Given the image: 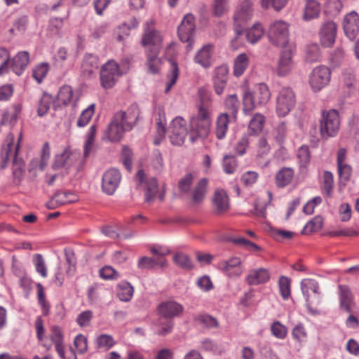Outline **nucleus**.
I'll use <instances>...</instances> for the list:
<instances>
[{"mask_svg":"<svg viewBox=\"0 0 359 359\" xmlns=\"http://www.w3.org/2000/svg\"><path fill=\"white\" fill-rule=\"evenodd\" d=\"M271 97L268 86L265 83L256 84L252 92L246 91L243 94V111L250 114L258 106L266 104Z\"/></svg>","mask_w":359,"mask_h":359,"instance_id":"obj_1","label":"nucleus"},{"mask_svg":"<svg viewBox=\"0 0 359 359\" xmlns=\"http://www.w3.org/2000/svg\"><path fill=\"white\" fill-rule=\"evenodd\" d=\"M136 180L140 184L144 185L146 202L151 203L154 201L155 199H158L160 201H163L165 191L163 189L161 190L160 189L155 177L148 178L144 171L140 170L137 172Z\"/></svg>","mask_w":359,"mask_h":359,"instance_id":"obj_2","label":"nucleus"},{"mask_svg":"<svg viewBox=\"0 0 359 359\" xmlns=\"http://www.w3.org/2000/svg\"><path fill=\"white\" fill-rule=\"evenodd\" d=\"M340 119L336 109H330L322 112L320 121V132L322 137H334L339 129Z\"/></svg>","mask_w":359,"mask_h":359,"instance_id":"obj_3","label":"nucleus"},{"mask_svg":"<svg viewBox=\"0 0 359 359\" xmlns=\"http://www.w3.org/2000/svg\"><path fill=\"white\" fill-rule=\"evenodd\" d=\"M253 15V1L241 0L234 13L235 31L237 34L235 40L242 35V27Z\"/></svg>","mask_w":359,"mask_h":359,"instance_id":"obj_4","label":"nucleus"},{"mask_svg":"<svg viewBox=\"0 0 359 359\" xmlns=\"http://www.w3.org/2000/svg\"><path fill=\"white\" fill-rule=\"evenodd\" d=\"M296 103L295 95L292 89L283 87L276 97V113L280 117L287 116L294 108Z\"/></svg>","mask_w":359,"mask_h":359,"instance_id":"obj_5","label":"nucleus"},{"mask_svg":"<svg viewBox=\"0 0 359 359\" xmlns=\"http://www.w3.org/2000/svg\"><path fill=\"white\" fill-rule=\"evenodd\" d=\"M22 138V135L20 134L18 143L16 144H14V136L13 134H9L6 137V146L3 148L2 150V156L4 159L5 162H7L10 160H12L13 164L15 167H17L13 171L14 175H17L18 172H21L22 170V160L18 158V152L20 147V142Z\"/></svg>","mask_w":359,"mask_h":359,"instance_id":"obj_6","label":"nucleus"},{"mask_svg":"<svg viewBox=\"0 0 359 359\" xmlns=\"http://www.w3.org/2000/svg\"><path fill=\"white\" fill-rule=\"evenodd\" d=\"M168 132L172 144H183L188 134L187 121L181 116L175 117L170 123Z\"/></svg>","mask_w":359,"mask_h":359,"instance_id":"obj_7","label":"nucleus"},{"mask_svg":"<svg viewBox=\"0 0 359 359\" xmlns=\"http://www.w3.org/2000/svg\"><path fill=\"white\" fill-rule=\"evenodd\" d=\"M120 76L117 62L114 60H109L102 66L100 79L101 86L104 89L113 88Z\"/></svg>","mask_w":359,"mask_h":359,"instance_id":"obj_8","label":"nucleus"},{"mask_svg":"<svg viewBox=\"0 0 359 359\" xmlns=\"http://www.w3.org/2000/svg\"><path fill=\"white\" fill-rule=\"evenodd\" d=\"M268 36L275 45H287L289 42V25L283 20L273 22L269 27Z\"/></svg>","mask_w":359,"mask_h":359,"instance_id":"obj_9","label":"nucleus"},{"mask_svg":"<svg viewBox=\"0 0 359 359\" xmlns=\"http://www.w3.org/2000/svg\"><path fill=\"white\" fill-rule=\"evenodd\" d=\"M330 69L323 65L316 67L309 76V85L313 92H318L325 87L330 81Z\"/></svg>","mask_w":359,"mask_h":359,"instance_id":"obj_10","label":"nucleus"},{"mask_svg":"<svg viewBox=\"0 0 359 359\" xmlns=\"http://www.w3.org/2000/svg\"><path fill=\"white\" fill-rule=\"evenodd\" d=\"M217 269L231 278L240 277L245 271L243 262L238 257H231L229 259L219 262Z\"/></svg>","mask_w":359,"mask_h":359,"instance_id":"obj_11","label":"nucleus"},{"mask_svg":"<svg viewBox=\"0 0 359 359\" xmlns=\"http://www.w3.org/2000/svg\"><path fill=\"white\" fill-rule=\"evenodd\" d=\"M121 114H114L112 120L104 133L103 140L109 142H118L123 137L126 126L121 121Z\"/></svg>","mask_w":359,"mask_h":359,"instance_id":"obj_12","label":"nucleus"},{"mask_svg":"<svg viewBox=\"0 0 359 359\" xmlns=\"http://www.w3.org/2000/svg\"><path fill=\"white\" fill-rule=\"evenodd\" d=\"M50 339L55 345V351L61 359H77L75 352L70 348L65 352L64 336L60 327L53 326L50 330Z\"/></svg>","mask_w":359,"mask_h":359,"instance_id":"obj_13","label":"nucleus"},{"mask_svg":"<svg viewBox=\"0 0 359 359\" xmlns=\"http://www.w3.org/2000/svg\"><path fill=\"white\" fill-rule=\"evenodd\" d=\"M195 18L192 14H187L178 27L177 34L182 43H193L195 34Z\"/></svg>","mask_w":359,"mask_h":359,"instance_id":"obj_14","label":"nucleus"},{"mask_svg":"<svg viewBox=\"0 0 359 359\" xmlns=\"http://www.w3.org/2000/svg\"><path fill=\"white\" fill-rule=\"evenodd\" d=\"M294 48L292 46H283L277 67V74L280 76L287 75L294 67L292 57Z\"/></svg>","mask_w":359,"mask_h":359,"instance_id":"obj_15","label":"nucleus"},{"mask_svg":"<svg viewBox=\"0 0 359 359\" xmlns=\"http://www.w3.org/2000/svg\"><path fill=\"white\" fill-rule=\"evenodd\" d=\"M121 180V174L116 168L107 170L102 176V188L107 195H113L118 187Z\"/></svg>","mask_w":359,"mask_h":359,"instance_id":"obj_16","label":"nucleus"},{"mask_svg":"<svg viewBox=\"0 0 359 359\" xmlns=\"http://www.w3.org/2000/svg\"><path fill=\"white\" fill-rule=\"evenodd\" d=\"M342 28L345 36L351 41L354 40L359 33V15L351 11L345 15L342 20Z\"/></svg>","mask_w":359,"mask_h":359,"instance_id":"obj_17","label":"nucleus"},{"mask_svg":"<svg viewBox=\"0 0 359 359\" xmlns=\"http://www.w3.org/2000/svg\"><path fill=\"white\" fill-rule=\"evenodd\" d=\"M337 28V24L332 20H327L322 23L318 32L321 45H333L335 43Z\"/></svg>","mask_w":359,"mask_h":359,"instance_id":"obj_18","label":"nucleus"},{"mask_svg":"<svg viewBox=\"0 0 359 359\" xmlns=\"http://www.w3.org/2000/svg\"><path fill=\"white\" fill-rule=\"evenodd\" d=\"M157 311L161 317L172 319L180 316L183 313L184 306L175 301L170 300L161 303Z\"/></svg>","mask_w":359,"mask_h":359,"instance_id":"obj_19","label":"nucleus"},{"mask_svg":"<svg viewBox=\"0 0 359 359\" xmlns=\"http://www.w3.org/2000/svg\"><path fill=\"white\" fill-rule=\"evenodd\" d=\"M163 35L154 28V22L152 20L147 21L144 27L142 45H160L163 42Z\"/></svg>","mask_w":359,"mask_h":359,"instance_id":"obj_20","label":"nucleus"},{"mask_svg":"<svg viewBox=\"0 0 359 359\" xmlns=\"http://www.w3.org/2000/svg\"><path fill=\"white\" fill-rule=\"evenodd\" d=\"M214 211L218 215L226 213L230 208L229 198L224 189H216L212 199Z\"/></svg>","mask_w":359,"mask_h":359,"instance_id":"obj_21","label":"nucleus"},{"mask_svg":"<svg viewBox=\"0 0 359 359\" xmlns=\"http://www.w3.org/2000/svg\"><path fill=\"white\" fill-rule=\"evenodd\" d=\"M229 69L226 65L217 67L213 76L215 91L217 95L223 93L227 82Z\"/></svg>","mask_w":359,"mask_h":359,"instance_id":"obj_22","label":"nucleus"},{"mask_svg":"<svg viewBox=\"0 0 359 359\" xmlns=\"http://www.w3.org/2000/svg\"><path fill=\"white\" fill-rule=\"evenodd\" d=\"M159 46H149L147 50V71L152 74H158L161 69V59L158 57Z\"/></svg>","mask_w":359,"mask_h":359,"instance_id":"obj_23","label":"nucleus"},{"mask_svg":"<svg viewBox=\"0 0 359 359\" xmlns=\"http://www.w3.org/2000/svg\"><path fill=\"white\" fill-rule=\"evenodd\" d=\"M210 126L203 127V122L191 118L190 120L189 139L191 142H196L199 138H205L208 136Z\"/></svg>","mask_w":359,"mask_h":359,"instance_id":"obj_24","label":"nucleus"},{"mask_svg":"<svg viewBox=\"0 0 359 359\" xmlns=\"http://www.w3.org/2000/svg\"><path fill=\"white\" fill-rule=\"evenodd\" d=\"M78 200V196L73 192L57 191L48 203V207L49 208H55L56 206L74 203Z\"/></svg>","mask_w":359,"mask_h":359,"instance_id":"obj_25","label":"nucleus"},{"mask_svg":"<svg viewBox=\"0 0 359 359\" xmlns=\"http://www.w3.org/2000/svg\"><path fill=\"white\" fill-rule=\"evenodd\" d=\"M115 114H121V121L126 130H131L139 118L140 110L136 104H131L126 111H120Z\"/></svg>","mask_w":359,"mask_h":359,"instance_id":"obj_26","label":"nucleus"},{"mask_svg":"<svg viewBox=\"0 0 359 359\" xmlns=\"http://www.w3.org/2000/svg\"><path fill=\"white\" fill-rule=\"evenodd\" d=\"M269 278V271L264 268H259L250 270L245 280L250 285H257L266 283Z\"/></svg>","mask_w":359,"mask_h":359,"instance_id":"obj_27","label":"nucleus"},{"mask_svg":"<svg viewBox=\"0 0 359 359\" xmlns=\"http://www.w3.org/2000/svg\"><path fill=\"white\" fill-rule=\"evenodd\" d=\"M338 287L341 309L347 313L351 312V306L353 304V296L350 288L343 285H339Z\"/></svg>","mask_w":359,"mask_h":359,"instance_id":"obj_28","label":"nucleus"},{"mask_svg":"<svg viewBox=\"0 0 359 359\" xmlns=\"http://www.w3.org/2000/svg\"><path fill=\"white\" fill-rule=\"evenodd\" d=\"M29 62L28 53L26 51L20 52L13 59L11 69L15 74L20 76L27 67Z\"/></svg>","mask_w":359,"mask_h":359,"instance_id":"obj_29","label":"nucleus"},{"mask_svg":"<svg viewBox=\"0 0 359 359\" xmlns=\"http://www.w3.org/2000/svg\"><path fill=\"white\" fill-rule=\"evenodd\" d=\"M301 290L302 294L305 298V300L310 299V292H313L314 294L319 297V285L318 283L311 278H305L301 281Z\"/></svg>","mask_w":359,"mask_h":359,"instance_id":"obj_30","label":"nucleus"},{"mask_svg":"<svg viewBox=\"0 0 359 359\" xmlns=\"http://www.w3.org/2000/svg\"><path fill=\"white\" fill-rule=\"evenodd\" d=\"M232 117H230L226 113L220 114L216 121L215 134L219 140H222L225 137L229 123Z\"/></svg>","mask_w":359,"mask_h":359,"instance_id":"obj_31","label":"nucleus"},{"mask_svg":"<svg viewBox=\"0 0 359 359\" xmlns=\"http://www.w3.org/2000/svg\"><path fill=\"white\" fill-rule=\"evenodd\" d=\"M297 156L300 172L306 173L311 161L309 147L306 145H302L300 147L297 151Z\"/></svg>","mask_w":359,"mask_h":359,"instance_id":"obj_32","label":"nucleus"},{"mask_svg":"<svg viewBox=\"0 0 359 359\" xmlns=\"http://www.w3.org/2000/svg\"><path fill=\"white\" fill-rule=\"evenodd\" d=\"M320 12V4L316 0H307L304 9L303 19L309 21L317 18Z\"/></svg>","mask_w":359,"mask_h":359,"instance_id":"obj_33","label":"nucleus"},{"mask_svg":"<svg viewBox=\"0 0 359 359\" xmlns=\"http://www.w3.org/2000/svg\"><path fill=\"white\" fill-rule=\"evenodd\" d=\"M139 25V21L135 18L130 19L128 22H123L117 29L118 42H123L124 39L130 35V30Z\"/></svg>","mask_w":359,"mask_h":359,"instance_id":"obj_34","label":"nucleus"},{"mask_svg":"<svg viewBox=\"0 0 359 359\" xmlns=\"http://www.w3.org/2000/svg\"><path fill=\"white\" fill-rule=\"evenodd\" d=\"M294 177V170L290 168H283L276 175V185L283 188L287 186Z\"/></svg>","mask_w":359,"mask_h":359,"instance_id":"obj_35","label":"nucleus"},{"mask_svg":"<svg viewBox=\"0 0 359 359\" xmlns=\"http://www.w3.org/2000/svg\"><path fill=\"white\" fill-rule=\"evenodd\" d=\"M134 287L127 281H121L117 286V296L122 302H128L133 297Z\"/></svg>","mask_w":359,"mask_h":359,"instance_id":"obj_36","label":"nucleus"},{"mask_svg":"<svg viewBox=\"0 0 359 359\" xmlns=\"http://www.w3.org/2000/svg\"><path fill=\"white\" fill-rule=\"evenodd\" d=\"M98 67V57L91 53H87L85 55L83 64L82 69L83 74L90 76L93 71Z\"/></svg>","mask_w":359,"mask_h":359,"instance_id":"obj_37","label":"nucleus"},{"mask_svg":"<svg viewBox=\"0 0 359 359\" xmlns=\"http://www.w3.org/2000/svg\"><path fill=\"white\" fill-rule=\"evenodd\" d=\"M322 58V51L319 46H304V59L307 63L320 62Z\"/></svg>","mask_w":359,"mask_h":359,"instance_id":"obj_38","label":"nucleus"},{"mask_svg":"<svg viewBox=\"0 0 359 359\" xmlns=\"http://www.w3.org/2000/svg\"><path fill=\"white\" fill-rule=\"evenodd\" d=\"M211 46H203L195 56V62L207 68L211 65Z\"/></svg>","mask_w":359,"mask_h":359,"instance_id":"obj_39","label":"nucleus"},{"mask_svg":"<svg viewBox=\"0 0 359 359\" xmlns=\"http://www.w3.org/2000/svg\"><path fill=\"white\" fill-rule=\"evenodd\" d=\"M168 61L170 64V73L168 74V82L166 84V88L165 93H168L172 87L175 84L178 76H179V68L177 61L174 58H168Z\"/></svg>","mask_w":359,"mask_h":359,"instance_id":"obj_40","label":"nucleus"},{"mask_svg":"<svg viewBox=\"0 0 359 359\" xmlns=\"http://www.w3.org/2000/svg\"><path fill=\"white\" fill-rule=\"evenodd\" d=\"M167 262L164 258H150L142 257L138 262V267L141 269H151L156 266L163 267L166 266Z\"/></svg>","mask_w":359,"mask_h":359,"instance_id":"obj_41","label":"nucleus"},{"mask_svg":"<svg viewBox=\"0 0 359 359\" xmlns=\"http://www.w3.org/2000/svg\"><path fill=\"white\" fill-rule=\"evenodd\" d=\"M208 180L201 179L193 191L192 198L195 203H201L205 196L207 191Z\"/></svg>","mask_w":359,"mask_h":359,"instance_id":"obj_42","label":"nucleus"},{"mask_svg":"<svg viewBox=\"0 0 359 359\" xmlns=\"http://www.w3.org/2000/svg\"><path fill=\"white\" fill-rule=\"evenodd\" d=\"M95 104H91L86 109L82 111L81 113L77 122L76 126L79 128L86 127L91 120L93 116L95 114Z\"/></svg>","mask_w":359,"mask_h":359,"instance_id":"obj_43","label":"nucleus"},{"mask_svg":"<svg viewBox=\"0 0 359 359\" xmlns=\"http://www.w3.org/2000/svg\"><path fill=\"white\" fill-rule=\"evenodd\" d=\"M263 35L264 29L259 23L255 24L254 26L249 29L245 34L247 40L250 43H257Z\"/></svg>","mask_w":359,"mask_h":359,"instance_id":"obj_44","label":"nucleus"},{"mask_svg":"<svg viewBox=\"0 0 359 359\" xmlns=\"http://www.w3.org/2000/svg\"><path fill=\"white\" fill-rule=\"evenodd\" d=\"M248 66V59L245 54H240L234 61L233 74L238 77L241 76Z\"/></svg>","mask_w":359,"mask_h":359,"instance_id":"obj_45","label":"nucleus"},{"mask_svg":"<svg viewBox=\"0 0 359 359\" xmlns=\"http://www.w3.org/2000/svg\"><path fill=\"white\" fill-rule=\"evenodd\" d=\"M164 119L165 113L159 109V118L156 121V136L154 139V144L156 145L161 143L166 132L165 123H163Z\"/></svg>","mask_w":359,"mask_h":359,"instance_id":"obj_46","label":"nucleus"},{"mask_svg":"<svg viewBox=\"0 0 359 359\" xmlns=\"http://www.w3.org/2000/svg\"><path fill=\"white\" fill-rule=\"evenodd\" d=\"M265 122V117L259 114H255L250 121L249 130L254 134L262 131Z\"/></svg>","mask_w":359,"mask_h":359,"instance_id":"obj_47","label":"nucleus"},{"mask_svg":"<svg viewBox=\"0 0 359 359\" xmlns=\"http://www.w3.org/2000/svg\"><path fill=\"white\" fill-rule=\"evenodd\" d=\"M36 271L43 278H46L48 276L47 267L43 256L40 254H35L32 259Z\"/></svg>","mask_w":359,"mask_h":359,"instance_id":"obj_48","label":"nucleus"},{"mask_svg":"<svg viewBox=\"0 0 359 359\" xmlns=\"http://www.w3.org/2000/svg\"><path fill=\"white\" fill-rule=\"evenodd\" d=\"M238 166L236 158L233 156L226 155L223 158L222 167L226 174L233 173Z\"/></svg>","mask_w":359,"mask_h":359,"instance_id":"obj_49","label":"nucleus"},{"mask_svg":"<svg viewBox=\"0 0 359 359\" xmlns=\"http://www.w3.org/2000/svg\"><path fill=\"white\" fill-rule=\"evenodd\" d=\"M49 70V66L48 63H41L35 67L33 69V77L39 83H41L43 79L47 75Z\"/></svg>","mask_w":359,"mask_h":359,"instance_id":"obj_50","label":"nucleus"},{"mask_svg":"<svg viewBox=\"0 0 359 359\" xmlns=\"http://www.w3.org/2000/svg\"><path fill=\"white\" fill-rule=\"evenodd\" d=\"M173 259L176 264L184 269H191L193 268V264L190 258L184 253H176Z\"/></svg>","mask_w":359,"mask_h":359,"instance_id":"obj_51","label":"nucleus"},{"mask_svg":"<svg viewBox=\"0 0 359 359\" xmlns=\"http://www.w3.org/2000/svg\"><path fill=\"white\" fill-rule=\"evenodd\" d=\"M52 104L53 100L51 96H50L48 94L43 95L39 102V104L38 107V115L39 116H43L45 114H46Z\"/></svg>","mask_w":359,"mask_h":359,"instance_id":"obj_52","label":"nucleus"},{"mask_svg":"<svg viewBox=\"0 0 359 359\" xmlns=\"http://www.w3.org/2000/svg\"><path fill=\"white\" fill-rule=\"evenodd\" d=\"M279 290L283 299L286 300L290 296V280L285 276H281L278 281Z\"/></svg>","mask_w":359,"mask_h":359,"instance_id":"obj_53","label":"nucleus"},{"mask_svg":"<svg viewBox=\"0 0 359 359\" xmlns=\"http://www.w3.org/2000/svg\"><path fill=\"white\" fill-rule=\"evenodd\" d=\"M192 118L197 120H201L202 122H203V127L206 126H211L210 111L203 104L199 106L198 114Z\"/></svg>","mask_w":359,"mask_h":359,"instance_id":"obj_54","label":"nucleus"},{"mask_svg":"<svg viewBox=\"0 0 359 359\" xmlns=\"http://www.w3.org/2000/svg\"><path fill=\"white\" fill-rule=\"evenodd\" d=\"M73 96L72 90L70 86H65L59 90L57 98L63 104L67 105L72 101Z\"/></svg>","mask_w":359,"mask_h":359,"instance_id":"obj_55","label":"nucleus"},{"mask_svg":"<svg viewBox=\"0 0 359 359\" xmlns=\"http://www.w3.org/2000/svg\"><path fill=\"white\" fill-rule=\"evenodd\" d=\"M96 344L97 348L108 350L114 345V340L110 335L101 334L97 337Z\"/></svg>","mask_w":359,"mask_h":359,"instance_id":"obj_56","label":"nucleus"},{"mask_svg":"<svg viewBox=\"0 0 359 359\" xmlns=\"http://www.w3.org/2000/svg\"><path fill=\"white\" fill-rule=\"evenodd\" d=\"M229 0H213L212 9L216 16L223 15L229 9Z\"/></svg>","mask_w":359,"mask_h":359,"instance_id":"obj_57","label":"nucleus"},{"mask_svg":"<svg viewBox=\"0 0 359 359\" xmlns=\"http://www.w3.org/2000/svg\"><path fill=\"white\" fill-rule=\"evenodd\" d=\"M289 0H262V6L264 8H269L271 6L275 11H280L287 4Z\"/></svg>","mask_w":359,"mask_h":359,"instance_id":"obj_58","label":"nucleus"},{"mask_svg":"<svg viewBox=\"0 0 359 359\" xmlns=\"http://www.w3.org/2000/svg\"><path fill=\"white\" fill-rule=\"evenodd\" d=\"M201 348L205 351L212 352L216 354H220L222 352L219 344L208 339L201 341Z\"/></svg>","mask_w":359,"mask_h":359,"instance_id":"obj_59","label":"nucleus"},{"mask_svg":"<svg viewBox=\"0 0 359 359\" xmlns=\"http://www.w3.org/2000/svg\"><path fill=\"white\" fill-rule=\"evenodd\" d=\"M70 156V150L65 149L61 154L55 156L53 163L54 169H58L67 164V160Z\"/></svg>","mask_w":359,"mask_h":359,"instance_id":"obj_60","label":"nucleus"},{"mask_svg":"<svg viewBox=\"0 0 359 359\" xmlns=\"http://www.w3.org/2000/svg\"><path fill=\"white\" fill-rule=\"evenodd\" d=\"M292 336L299 342L304 341L306 339L307 332L302 323H298L293 327L292 330Z\"/></svg>","mask_w":359,"mask_h":359,"instance_id":"obj_61","label":"nucleus"},{"mask_svg":"<svg viewBox=\"0 0 359 359\" xmlns=\"http://www.w3.org/2000/svg\"><path fill=\"white\" fill-rule=\"evenodd\" d=\"M271 331L272 334L278 339H284L287 335V328L278 321L271 325Z\"/></svg>","mask_w":359,"mask_h":359,"instance_id":"obj_62","label":"nucleus"},{"mask_svg":"<svg viewBox=\"0 0 359 359\" xmlns=\"http://www.w3.org/2000/svg\"><path fill=\"white\" fill-rule=\"evenodd\" d=\"M225 105L226 108L232 111V119H234L239 106V102L236 95L233 94L228 96L225 101Z\"/></svg>","mask_w":359,"mask_h":359,"instance_id":"obj_63","label":"nucleus"},{"mask_svg":"<svg viewBox=\"0 0 359 359\" xmlns=\"http://www.w3.org/2000/svg\"><path fill=\"white\" fill-rule=\"evenodd\" d=\"M257 172L255 171H247L242 175L241 181L245 187H251L257 182Z\"/></svg>","mask_w":359,"mask_h":359,"instance_id":"obj_64","label":"nucleus"}]
</instances>
